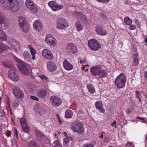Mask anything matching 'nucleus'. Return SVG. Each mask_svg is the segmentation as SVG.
Returning <instances> with one entry per match:
<instances>
[{
	"label": "nucleus",
	"instance_id": "31",
	"mask_svg": "<svg viewBox=\"0 0 147 147\" xmlns=\"http://www.w3.org/2000/svg\"><path fill=\"white\" fill-rule=\"evenodd\" d=\"M23 131L25 132L28 133L29 131V128L28 125L27 124H24L23 125L21 126Z\"/></svg>",
	"mask_w": 147,
	"mask_h": 147
},
{
	"label": "nucleus",
	"instance_id": "41",
	"mask_svg": "<svg viewBox=\"0 0 147 147\" xmlns=\"http://www.w3.org/2000/svg\"><path fill=\"white\" fill-rule=\"evenodd\" d=\"M100 16L103 20H106L107 19V16L104 13H101L100 14Z\"/></svg>",
	"mask_w": 147,
	"mask_h": 147
},
{
	"label": "nucleus",
	"instance_id": "61",
	"mask_svg": "<svg viewBox=\"0 0 147 147\" xmlns=\"http://www.w3.org/2000/svg\"><path fill=\"white\" fill-rule=\"evenodd\" d=\"M56 116L57 117L58 119H60V117L59 116V115L58 114H57Z\"/></svg>",
	"mask_w": 147,
	"mask_h": 147
},
{
	"label": "nucleus",
	"instance_id": "6",
	"mask_svg": "<svg viewBox=\"0 0 147 147\" xmlns=\"http://www.w3.org/2000/svg\"><path fill=\"white\" fill-rule=\"evenodd\" d=\"M88 45L90 49L94 51L99 50L101 48V45L95 39H92L89 40Z\"/></svg>",
	"mask_w": 147,
	"mask_h": 147
},
{
	"label": "nucleus",
	"instance_id": "1",
	"mask_svg": "<svg viewBox=\"0 0 147 147\" xmlns=\"http://www.w3.org/2000/svg\"><path fill=\"white\" fill-rule=\"evenodd\" d=\"M0 3L3 4L5 9H10L14 12H17L19 8V4L17 0H0Z\"/></svg>",
	"mask_w": 147,
	"mask_h": 147
},
{
	"label": "nucleus",
	"instance_id": "59",
	"mask_svg": "<svg viewBox=\"0 0 147 147\" xmlns=\"http://www.w3.org/2000/svg\"><path fill=\"white\" fill-rule=\"evenodd\" d=\"M28 48L30 49V50H31V49H32L33 48H32L30 45H28Z\"/></svg>",
	"mask_w": 147,
	"mask_h": 147
},
{
	"label": "nucleus",
	"instance_id": "9",
	"mask_svg": "<svg viewBox=\"0 0 147 147\" xmlns=\"http://www.w3.org/2000/svg\"><path fill=\"white\" fill-rule=\"evenodd\" d=\"M17 62L19 63L18 67L22 72L24 74L26 75L29 74V71L28 69L26 67L25 63L21 60L18 59Z\"/></svg>",
	"mask_w": 147,
	"mask_h": 147
},
{
	"label": "nucleus",
	"instance_id": "48",
	"mask_svg": "<svg viewBox=\"0 0 147 147\" xmlns=\"http://www.w3.org/2000/svg\"><path fill=\"white\" fill-rule=\"evenodd\" d=\"M5 115V112L2 110H0V117H3Z\"/></svg>",
	"mask_w": 147,
	"mask_h": 147
},
{
	"label": "nucleus",
	"instance_id": "60",
	"mask_svg": "<svg viewBox=\"0 0 147 147\" xmlns=\"http://www.w3.org/2000/svg\"><path fill=\"white\" fill-rule=\"evenodd\" d=\"M13 103L15 105V104H16L17 105H18L17 102L16 101H15L13 102Z\"/></svg>",
	"mask_w": 147,
	"mask_h": 147
},
{
	"label": "nucleus",
	"instance_id": "21",
	"mask_svg": "<svg viewBox=\"0 0 147 147\" xmlns=\"http://www.w3.org/2000/svg\"><path fill=\"white\" fill-rule=\"evenodd\" d=\"M95 106L96 109H98L99 112L104 113L105 110L103 108L102 103L100 101H97L95 103Z\"/></svg>",
	"mask_w": 147,
	"mask_h": 147
},
{
	"label": "nucleus",
	"instance_id": "11",
	"mask_svg": "<svg viewBox=\"0 0 147 147\" xmlns=\"http://www.w3.org/2000/svg\"><path fill=\"white\" fill-rule=\"evenodd\" d=\"M25 4L27 7L33 12L36 13L38 12V9L37 7L32 1L27 0Z\"/></svg>",
	"mask_w": 147,
	"mask_h": 147
},
{
	"label": "nucleus",
	"instance_id": "14",
	"mask_svg": "<svg viewBox=\"0 0 147 147\" xmlns=\"http://www.w3.org/2000/svg\"><path fill=\"white\" fill-rule=\"evenodd\" d=\"M42 56L45 58L48 59H53L54 57L52 52L49 50L47 49H44L42 52Z\"/></svg>",
	"mask_w": 147,
	"mask_h": 147
},
{
	"label": "nucleus",
	"instance_id": "47",
	"mask_svg": "<svg viewBox=\"0 0 147 147\" xmlns=\"http://www.w3.org/2000/svg\"><path fill=\"white\" fill-rule=\"evenodd\" d=\"M136 118L137 119H140L143 123H145V118H144V117H136Z\"/></svg>",
	"mask_w": 147,
	"mask_h": 147
},
{
	"label": "nucleus",
	"instance_id": "29",
	"mask_svg": "<svg viewBox=\"0 0 147 147\" xmlns=\"http://www.w3.org/2000/svg\"><path fill=\"white\" fill-rule=\"evenodd\" d=\"M87 87L88 90L89 92L91 94H93L95 90L92 84H88Z\"/></svg>",
	"mask_w": 147,
	"mask_h": 147
},
{
	"label": "nucleus",
	"instance_id": "37",
	"mask_svg": "<svg viewBox=\"0 0 147 147\" xmlns=\"http://www.w3.org/2000/svg\"><path fill=\"white\" fill-rule=\"evenodd\" d=\"M23 55L24 58L26 59L28 58L30 56V54L27 51H24Z\"/></svg>",
	"mask_w": 147,
	"mask_h": 147
},
{
	"label": "nucleus",
	"instance_id": "25",
	"mask_svg": "<svg viewBox=\"0 0 147 147\" xmlns=\"http://www.w3.org/2000/svg\"><path fill=\"white\" fill-rule=\"evenodd\" d=\"M2 41L0 42H2ZM9 47L6 45L1 43L0 44V53H1L3 51L8 50Z\"/></svg>",
	"mask_w": 147,
	"mask_h": 147
},
{
	"label": "nucleus",
	"instance_id": "62",
	"mask_svg": "<svg viewBox=\"0 0 147 147\" xmlns=\"http://www.w3.org/2000/svg\"><path fill=\"white\" fill-rule=\"evenodd\" d=\"M103 134H102L100 136V138H103Z\"/></svg>",
	"mask_w": 147,
	"mask_h": 147
},
{
	"label": "nucleus",
	"instance_id": "2",
	"mask_svg": "<svg viewBox=\"0 0 147 147\" xmlns=\"http://www.w3.org/2000/svg\"><path fill=\"white\" fill-rule=\"evenodd\" d=\"M71 128L74 132L79 134H83L84 133V128L83 124L78 121H75L72 123L71 125Z\"/></svg>",
	"mask_w": 147,
	"mask_h": 147
},
{
	"label": "nucleus",
	"instance_id": "53",
	"mask_svg": "<svg viewBox=\"0 0 147 147\" xmlns=\"http://www.w3.org/2000/svg\"><path fill=\"white\" fill-rule=\"evenodd\" d=\"M63 7V6L62 5H57V10L62 9Z\"/></svg>",
	"mask_w": 147,
	"mask_h": 147
},
{
	"label": "nucleus",
	"instance_id": "24",
	"mask_svg": "<svg viewBox=\"0 0 147 147\" xmlns=\"http://www.w3.org/2000/svg\"><path fill=\"white\" fill-rule=\"evenodd\" d=\"M7 39V36L5 33L0 30V42L1 41H6Z\"/></svg>",
	"mask_w": 147,
	"mask_h": 147
},
{
	"label": "nucleus",
	"instance_id": "52",
	"mask_svg": "<svg viewBox=\"0 0 147 147\" xmlns=\"http://www.w3.org/2000/svg\"><path fill=\"white\" fill-rule=\"evenodd\" d=\"M136 26L134 25H131L129 28V29L130 30H133L135 29L136 28Z\"/></svg>",
	"mask_w": 147,
	"mask_h": 147
},
{
	"label": "nucleus",
	"instance_id": "58",
	"mask_svg": "<svg viewBox=\"0 0 147 147\" xmlns=\"http://www.w3.org/2000/svg\"><path fill=\"white\" fill-rule=\"evenodd\" d=\"M144 77L147 80V71L145 72L144 74Z\"/></svg>",
	"mask_w": 147,
	"mask_h": 147
},
{
	"label": "nucleus",
	"instance_id": "50",
	"mask_svg": "<svg viewBox=\"0 0 147 147\" xmlns=\"http://www.w3.org/2000/svg\"><path fill=\"white\" fill-rule=\"evenodd\" d=\"M7 107H8V109L11 112V109L10 108V105L9 104V99L7 98Z\"/></svg>",
	"mask_w": 147,
	"mask_h": 147
},
{
	"label": "nucleus",
	"instance_id": "16",
	"mask_svg": "<svg viewBox=\"0 0 147 147\" xmlns=\"http://www.w3.org/2000/svg\"><path fill=\"white\" fill-rule=\"evenodd\" d=\"M95 30L98 34L102 36L106 34L107 33L106 30H103L102 26L100 25L96 26Z\"/></svg>",
	"mask_w": 147,
	"mask_h": 147
},
{
	"label": "nucleus",
	"instance_id": "38",
	"mask_svg": "<svg viewBox=\"0 0 147 147\" xmlns=\"http://www.w3.org/2000/svg\"><path fill=\"white\" fill-rule=\"evenodd\" d=\"M44 82H46L48 80V78L45 76L43 75L38 76Z\"/></svg>",
	"mask_w": 147,
	"mask_h": 147
},
{
	"label": "nucleus",
	"instance_id": "49",
	"mask_svg": "<svg viewBox=\"0 0 147 147\" xmlns=\"http://www.w3.org/2000/svg\"><path fill=\"white\" fill-rule=\"evenodd\" d=\"M88 65H85L83 67L82 69L83 70H85L86 71H87L88 69Z\"/></svg>",
	"mask_w": 147,
	"mask_h": 147
},
{
	"label": "nucleus",
	"instance_id": "51",
	"mask_svg": "<svg viewBox=\"0 0 147 147\" xmlns=\"http://www.w3.org/2000/svg\"><path fill=\"white\" fill-rule=\"evenodd\" d=\"M131 108H128L127 109L126 112L128 115H129V113H131Z\"/></svg>",
	"mask_w": 147,
	"mask_h": 147
},
{
	"label": "nucleus",
	"instance_id": "20",
	"mask_svg": "<svg viewBox=\"0 0 147 147\" xmlns=\"http://www.w3.org/2000/svg\"><path fill=\"white\" fill-rule=\"evenodd\" d=\"M33 26L35 29L38 31L41 30L43 28V26L41 22L37 20H36L34 23Z\"/></svg>",
	"mask_w": 147,
	"mask_h": 147
},
{
	"label": "nucleus",
	"instance_id": "8",
	"mask_svg": "<svg viewBox=\"0 0 147 147\" xmlns=\"http://www.w3.org/2000/svg\"><path fill=\"white\" fill-rule=\"evenodd\" d=\"M8 26V22L5 15L0 11V28L4 30Z\"/></svg>",
	"mask_w": 147,
	"mask_h": 147
},
{
	"label": "nucleus",
	"instance_id": "34",
	"mask_svg": "<svg viewBox=\"0 0 147 147\" xmlns=\"http://www.w3.org/2000/svg\"><path fill=\"white\" fill-rule=\"evenodd\" d=\"M30 51L32 56V59L33 60H34L35 58V55L36 53V51L33 48L30 50Z\"/></svg>",
	"mask_w": 147,
	"mask_h": 147
},
{
	"label": "nucleus",
	"instance_id": "3",
	"mask_svg": "<svg viewBox=\"0 0 147 147\" xmlns=\"http://www.w3.org/2000/svg\"><path fill=\"white\" fill-rule=\"evenodd\" d=\"M126 78L124 74H121L115 79V83L119 88L123 87L126 82Z\"/></svg>",
	"mask_w": 147,
	"mask_h": 147
},
{
	"label": "nucleus",
	"instance_id": "43",
	"mask_svg": "<svg viewBox=\"0 0 147 147\" xmlns=\"http://www.w3.org/2000/svg\"><path fill=\"white\" fill-rule=\"evenodd\" d=\"M30 98L32 100H35L36 101H38L39 100L38 98L35 96H31Z\"/></svg>",
	"mask_w": 147,
	"mask_h": 147
},
{
	"label": "nucleus",
	"instance_id": "40",
	"mask_svg": "<svg viewBox=\"0 0 147 147\" xmlns=\"http://www.w3.org/2000/svg\"><path fill=\"white\" fill-rule=\"evenodd\" d=\"M94 145L91 143H87L83 145L82 147H93Z\"/></svg>",
	"mask_w": 147,
	"mask_h": 147
},
{
	"label": "nucleus",
	"instance_id": "7",
	"mask_svg": "<svg viewBox=\"0 0 147 147\" xmlns=\"http://www.w3.org/2000/svg\"><path fill=\"white\" fill-rule=\"evenodd\" d=\"M57 28L64 29L69 26L67 21L65 19L63 18H58L57 21Z\"/></svg>",
	"mask_w": 147,
	"mask_h": 147
},
{
	"label": "nucleus",
	"instance_id": "27",
	"mask_svg": "<svg viewBox=\"0 0 147 147\" xmlns=\"http://www.w3.org/2000/svg\"><path fill=\"white\" fill-rule=\"evenodd\" d=\"M73 115V112L70 109H67L65 113V117L66 118H70L72 117Z\"/></svg>",
	"mask_w": 147,
	"mask_h": 147
},
{
	"label": "nucleus",
	"instance_id": "35",
	"mask_svg": "<svg viewBox=\"0 0 147 147\" xmlns=\"http://www.w3.org/2000/svg\"><path fill=\"white\" fill-rule=\"evenodd\" d=\"M52 145L53 147H62L58 140L55 141L52 144Z\"/></svg>",
	"mask_w": 147,
	"mask_h": 147
},
{
	"label": "nucleus",
	"instance_id": "42",
	"mask_svg": "<svg viewBox=\"0 0 147 147\" xmlns=\"http://www.w3.org/2000/svg\"><path fill=\"white\" fill-rule=\"evenodd\" d=\"M54 4H55V2L54 1H51L49 3L48 5L52 9Z\"/></svg>",
	"mask_w": 147,
	"mask_h": 147
},
{
	"label": "nucleus",
	"instance_id": "26",
	"mask_svg": "<svg viewBox=\"0 0 147 147\" xmlns=\"http://www.w3.org/2000/svg\"><path fill=\"white\" fill-rule=\"evenodd\" d=\"M133 57V63L134 66H136L139 63V59L138 57L137 54H134L132 56Z\"/></svg>",
	"mask_w": 147,
	"mask_h": 147
},
{
	"label": "nucleus",
	"instance_id": "63",
	"mask_svg": "<svg viewBox=\"0 0 147 147\" xmlns=\"http://www.w3.org/2000/svg\"><path fill=\"white\" fill-rule=\"evenodd\" d=\"M59 120V122L60 123H61L62 122V121L61 120V118H60V119H58Z\"/></svg>",
	"mask_w": 147,
	"mask_h": 147
},
{
	"label": "nucleus",
	"instance_id": "19",
	"mask_svg": "<svg viewBox=\"0 0 147 147\" xmlns=\"http://www.w3.org/2000/svg\"><path fill=\"white\" fill-rule=\"evenodd\" d=\"M66 49L67 51L72 53H74L77 51V48L76 46L73 43H69L67 45Z\"/></svg>",
	"mask_w": 147,
	"mask_h": 147
},
{
	"label": "nucleus",
	"instance_id": "13",
	"mask_svg": "<svg viewBox=\"0 0 147 147\" xmlns=\"http://www.w3.org/2000/svg\"><path fill=\"white\" fill-rule=\"evenodd\" d=\"M55 38L51 35H47L45 39V41L51 46H54L55 44Z\"/></svg>",
	"mask_w": 147,
	"mask_h": 147
},
{
	"label": "nucleus",
	"instance_id": "15",
	"mask_svg": "<svg viewBox=\"0 0 147 147\" xmlns=\"http://www.w3.org/2000/svg\"><path fill=\"white\" fill-rule=\"evenodd\" d=\"M9 77L14 81H17L19 79V76L16 74L13 70L9 71L8 73Z\"/></svg>",
	"mask_w": 147,
	"mask_h": 147
},
{
	"label": "nucleus",
	"instance_id": "55",
	"mask_svg": "<svg viewBox=\"0 0 147 147\" xmlns=\"http://www.w3.org/2000/svg\"><path fill=\"white\" fill-rule=\"evenodd\" d=\"M14 130L15 131V135H16V137L17 138L18 137V132L17 131V130L16 128H14Z\"/></svg>",
	"mask_w": 147,
	"mask_h": 147
},
{
	"label": "nucleus",
	"instance_id": "5",
	"mask_svg": "<svg viewBox=\"0 0 147 147\" xmlns=\"http://www.w3.org/2000/svg\"><path fill=\"white\" fill-rule=\"evenodd\" d=\"M90 71L92 74L94 76L97 75L100 77H104L107 74L106 71L102 69L99 67L94 66L91 68Z\"/></svg>",
	"mask_w": 147,
	"mask_h": 147
},
{
	"label": "nucleus",
	"instance_id": "45",
	"mask_svg": "<svg viewBox=\"0 0 147 147\" xmlns=\"http://www.w3.org/2000/svg\"><path fill=\"white\" fill-rule=\"evenodd\" d=\"M136 98L140 97L141 94L139 91H136Z\"/></svg>",
	"mask_w": 147,
	"mask_h": 147
},
{
	"label": "nucleus",
	"instance_id": "23",
	"mask_svg": "<svg viewBox=\"0 0 147 147\" xmlns=\"http://www.w3.org/2000/svg\"><path fill=\"white\" fill-rule=\"evenodd\" d=\"M63 66L64 68L68 70L72 69L73 66L66 59H65L63 62Z\"/></svg>",
	"mask_w": 147,
	"mask_h": 147
},
{
	"label": "nucleus",
	"instance_id": "4",
	"mask_svg": "<svg viewBox=\"0 0 147 147\" xmlns=\"http://www.w3.org/2000/svg\"><path fill=\"white\" fill-rule=\"evenodd\" d=\"M18 20L19 25L22 31L25 32H28L30 29L29 24L27 23L23 17H19Z\"/></svg>",
	"mask_w": 147,
	"mask_h": 147
},
{
	"label": "nucleus",
	"instance_id": "10",
	"mask_svg": "<svg viewBox=\"0 0 147 147\" xmlns=\"http://www.w3.org/2000/svg\"><path fill=\"white\" fill-rule=\"evenodd\" d=\"M13 93L16 98L20 100L23 99L24 97L23 92L19 87H13Z\"/></svg>",
	"mask_w": 147,
	"mask_h": 147
},
{
	"label": "nucleus",
	"instance_id": "32",
	"mask_svg": "<svg viewBox=\"0 0 147 147\" xmlns=\"http://www.w3.org/2000/svg\"><path fill=\"white\" fill-rule=\"evenodd\" d=\"M2 63L3 66L7 68H11L12 67V65L10 64L7 61H3Z\"/></svg>",
	"mask_w": 147,
	"mask_h": 147
},
{
	"label": "nucleus",
	"instance_id": "22",
	"mask_svg": "<svg viewBox=\"0 0 147 147\" xmlns=\"http://www.w3.org/2000/svg\"><path fill=\"white\" fill-rule=\"evenodd\" d=\"M35 133L38 140L40 142H42L45 138L44 134L38 130H35Z\"/></svg>",
	"mask_w": 147,
	"mask_h": 147
},
{
	"label": "nucleus",
	"instance_id": "36",
	"mask_svg": "<svg viewBox=\"0 0 147 147\" xmlns=\"http://www.w3.org/2000/svg\"><path fill=\"white\" fill-rule=\"evenodd\" d=\"M20 122L21 126L23 125L24 124H27L26 120L24 117H22L20 119Z\"/></svg>",
	"mask_w": 147,
	"mask_h": 147
},
{
	"label": "nucleus",
	"instance_id": "64",
	"mask_svg": "<svg viewBox=\"0 0 147 147\" xmlns=\"http://www.w3.org/2000/svg\"><path fill=\"white\" fill-rule=\"evenodd\" d=\"M138 98L139 99V102H141V101L142 100L140 97Z\"/></svg>",
	"mask_w": 147,
	"mask_h": 147
},
{
	"label": "nucleus",
	"instance_id": "28",
	"mask_svg": "<svg viewBox=\"0 0 147 147\" xmlns=\"http://www.w3.org/2000/svg\"><path fill=\"white\" fill-rule=\"evenodd\" d=\"M28 145L29 147H40L33 140H31L28 142Z\"/></svg>",
	"mask_w": 147,
	"mask_h": 147
},
{
	"label": "nucleus",
	"instance_id": "33",
	"mask_svg": "<svg viewBox=\"0 0 147 147\" xmlns=\"http://www.w3.org/2000/svg\"><path fill=\"white\" fill-rule=\"evenodd\" d=\"M75 26L76 27L78 31H80L82 29L81 24L79 21H77L75 24Z\"/></svg>",
	"mask_w": 147,
	"mask_h": 147
},
{
	"label": "nucleus",
	"instance_id": "12",
	"mask_svg": "<svg viewBox=\"0 0 147 147\" xmlns=\"http://www.w3.org/2000/svg\"><path fill=\"white\" fill-rule=\"evenodd\" d=\"M51 104L54 106L58 107L61 103V99L55 96H53L50 98Z\"/></svg>",
	"mask_w": 147,
	"mask_h": 147
},
{
	"label": "nucleus",
	"instance_id": "18",
	"mask_svg": "<svg viewBox=\"0 0 147 147\" xmlns=\"http://www.w3.org/2000/svg\"><path fill=\"white\" fill-rule=\"evenodd\" d=\"M36 94L39 97L43 98L47 96V91L46 90L41 88L37 90Z\"/></svg>",
	"mask_w": 147,
	"mask_h": 147
},
{
	"label": "nucleus",
	"instance_id": "57",
	"mask_svg": "<svg viewBox=\"0 0 147 147\" xmlns=\"http://www.w3.org/2000/svg\"><path fill=\"white\" fill-rule=\"evenodd\" d=\"M6 134L8 137L10 136L11 135V132L9 131Z\"/></svg>",
	"mask_w": 147,
	"mask_h": 147
},
{
	"label": "nucleus",
	"instance_id": "44",
	"mask_svg": "<svg viewBox=\"0 0 147 147\" xmlns=\"http://www.w3.org/2000/svg\"><path fill=\"white\" fill-rule=\"evenodd\" d=\"M97 1L98 2L104 3L109 2L110 0H97Z\"/></svg>",
	"mask_w": 147,
	"mask_h": 147
},
{
	"label": "nucleus",
	"instance_id": "56",
	"mask_svg": "<svg viewBox=\"0 0 147 147\" xmlns=\"http://www.w3.org/2000/svg\"><path fill=\"white\" fill-rule=\"evenodd\" d=\"M117 123V122L116 121L114 120L113 122L111 124V125L112 126H114V125H115Z\"/></svg>",
	"mask_w": 147,
	"mask_h": 147
},
{
	"label": "nucleus",
	"instance_id": "30",
	"mask_svg": "<svg viewBox=\"0 0 147 147\" xmlns=\"http://www.w3.org/2000/svg\"><path fill=\"white\" fill-rule=\"evenodd\" d=\"M125 23L127 25H130L132 23V20L128 17H126L124 19Z\"/></svg>",
	"mask_w": 147,
	"mask_h": 147
},
{
	"label": "nucleus",
	"instance_id": "17",
	"mask_svg": "<svg viewBox=\"0 0 147 147\" xmlns=\"http://www.w3.org/2000/svg\"><path fill=\"white\" fill-rule=\"evenodd\" d=\"M48 70L50 72H53L55 71L57 69V66L53 62L49 61L47 64Z\"/></svg>",
	"mask_w": 147,
	"mask_h": 147
},
{
	"label": "nucleus",
	"instance_id": "39",
	"mask_svg": "<svg viewBox=\"0 0 147 147\" xmlns=\"http://www.w3.org/2000/svg\"><path fill=\"white\" fill-rule=\"evenodd\" d=\"M69 142V140L68 138H66L64 139L63 144L65 146H67Z\"/></svg>",
	"mask_w": 147,
	"mask_h": 147
},
{
	"label": "nucleus",
	"instance_id": "54",
	"mask_svg": "<svg viewBox=\"0 0 147 147\" xmlns=\"http://www.w3.org/2000/svg\"><path fill=\"white\" fill-rule=\"evenodd\" d=\"M132 145V143L130 142H128L126 145V147H130Z\"/></svg>",
	"mask_w": 147,
	"mask_h": 147
},
{
	"label": "nucleus",
	"instance_id": "46",
	"mask_svg": "<svg viewBox=\"0 0 147 147\" xmlns=\"http://www.w3.org/2000/svg\"><path fill=\"white\" fill-rule=\"evenodd\" d=\"M57 5L56 2H55V4H54V5L53 6V8H52L53 11H57Z\"/></svg>",
	"mask_w": 147,
	"mask_h": 147
}]
</instances>
